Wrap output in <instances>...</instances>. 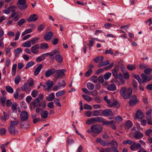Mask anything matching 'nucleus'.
Segmentation results:
<instances>
[{
  "label": "nucleus",
  "instance_id": "obj_40",
  "mask_svg": "<svg viewBox=\"0 0 152 152\" xmlns=\"http://www.w3.org/2000/svg\"><path fill=\"white\" fill-rule=\"evenodd\" d=\"M34 62L32 61L28 62L26 66L25 67V69H27L28 68L31 67V66L34 65Z\"/></svg>",
  "mask_w": 152,
  "mask_h": 152
},
{
  "label": "nucleus",
  "instance_id": "obj_16",
  "mask_svg": "<svg viewBox=\"0 0 152 152\" xmlns=\"http://www.w3.org/2000/svg\"><path fill=\"white\" fill-rule=\"evenodd\" d=\"M43 67V65L42 64H39L36 68L34 72V75L37 76L40 72L41 69Z\"/></svg>",
  "mask_w": 152,
  "mask_h": 152
},
{
  "label": "nucleus",
  "instance_id": "obj_31",
  "mask_svg": "<svg viewBox=\"0 0 152 152\" xmlns=\"http://www.w3.org/2000/svg\"><path fill=\"white\" fill-rule=\"evenodd\" d=\"M82 97L86 101L88 102H91L92 99V98L85 95H82Z\"/></svg>",
  "mask_w": 152,
  "mask_h": 152
},
{
  "label": "nucleus",
  "instance_id": "obj_21",
  "mask_svg": "<svg viewBox=\"0 0 152 152\" xmlns=\"http://www.w3.org/2000/svg\"><path fill=\"white\" fill-rule=\"evenodd\" d=\"M107 104L109 107H113L116 106L118 104V102L116 101L110 100L109 102V103Z\"/></svg>",
  "mask_w": 152,
  "mask_h": 152
},
{
  "label": "nucleus",
  "instance_id": "obj_46",
  "mask_svg": "<svg viewBox=\"0 0 152 152\" xmlns=\"http://www.w3.org/2000/svg\"><path fill=\"white\" fill-rule=\"evenodd\" d=\"M110 144V142L108 141H104L103 140L101 142V143L100 144L101 145L104 146H108Z\"/></svg>",
  "mask_w": 152,
  "mask_h": 152
},
{
  "label": "nucleus",
  "instance_id": "obj_5",
  "mask_svg": "<svg viewBox=\"0 0 152 152\" xmlns=\"http://www.w3.org/2000/svg\"><path fill=\"white\" fill-rule=\"evenodd\" d=\"M40 101L38 98H36L34 102H31L30 103V106L31 107L34 108L35 107L41 106V104L40 103Z\"/></svg>",
  "mask_w": 152,
  "mask_h": 152
},
{
  "label": "nucleus",
  "instance_id": "obj_27",
  "mask_svg": "<svg viewBox=\"0 0 152 152\" xmlns=\"http://www.w3.org/2000/svg\"><path fill=\"white\" fill-rule=\"evenodd\" d=\"M45 57L43 54H42L41 56L37 57L36 58L35 60L36 62H39L45 60Z\"/></svg>",
  "mask_w": 152,
  "mask_h": 152
},
{
  "label": "nucleus",
  "instance_id": "obj_41",
  "mask_svg": "<svg viewBox=\"0 0 152 152\" xmlns=\"http://www.w3.org/2000/svg\"><path fill=\"white\" fill-rule=\"evenodd\" d=\"M103 57L102 56L100 57H97L94 58V61L95 62L98 63L99 61H102L103 60Z\"/></svg>",
  "mask_w": 152,
  "mask_h": 152
},
{
  "label": "nucleus",
  "instance_id": "obj_49",
  "mask_svg": "<svg viewBox=\"0 0 152 152\" xmlns=\"http://www.w3.org/2000/svg\"><path fill=\"white\" fill-rule=\"evenodd\" d=\"M95 39V38H92L91 40L89 41V44L88 45L89 48V49L93 46L94 42Z\"/></svg>",
  "mask_w": 152,
  "mask_h": 152
},
{
  "label": "nucleus",
  "instance_id": "obj_3",
  "mask_svg": "<svg viewBox=\"0 0 152 152\" xmlns=\"http://www.w3.org/2000/svg\"><path fill=\"white\" fill-rule=\"evenodd\" d=\"M66 70L65 69L55 70V74L54 75V77L56 79H58L60 77H64L65 75L64 73Z\"/></svg>",
  "mask_w": 152,
  "mask_h": 152
},
{
  "label": "nucleus",
  "instance_id": "obj_9",
  "mask_svg": "<svg viewBox=\"0 0 152 152\" xmlns=\"http://www.w3.org/2000/svg\"><path fill=\"white\" fill-rule=\"evenodd\" d=\"M55 72V69L54 68L49 69L45 72V76L46 77H49L54 74Z\"/></svg>",
  "mask_w": 152,
  "mask_h": 152
},
{
  "label": "nucleus",
  "instance_id": "obj_1",
  "mask_svg": "<svg viewBox=\"0 0 152 152\" xmlns=\"http://www.w3.org/2000/svg\"><path fill=\"white\" fill-rule=\"evenodd\" d=\"M102 129L103 128L101 125L95 124L92 125L91 126L90 130H87L86 132L88 133L92 132L95 134L98 135L102 132Z\"/></svg>",
  "mask_w": 152,
  "mask_h": 152
},
{
  "label": "nucleus",
  "instance_id": "obj_61",
  "mask_svg": "<svg viewBox=\"0 0 152 152\" xmlns=\"http://www.w3.org/2000/svg\"><path fill=\"white\" fill-rule=\"evenodd\" d=\"M91 81L94 83H96L97 82L98 78L96 76H93L91 77Z\"/></svg>",
  "mask_w": 152,
  "mask_h": 152
},
{
  "label": "nucleus",
  "instance_id": "obj_64",
  "mask_svg": "<svg viewBox=\"0 0 152 152\" xmlns=\"http://www.w3.org/2000/svg\"><path fill=\"white\" fill-rule=\"evenodd\" d=\"M32 97L30 96H28L26 98V100L27 102L29 103L31 100L32 99Z\"/></svg>",
  "mask_w": 152,
  "mask_h": 152
},
{
  "label": "nucleus",
  "instance_id": "obj_63",
  "mask_svg": "<svg viewBox=\"0 0 152 152\" xmlns=\"http://www.w3.org/2000/svg\"><path fill=\"white\" fill-rule=\"evenodd\" d=\"M110 142V144H111L112 145H113V146L118 147V143L116 141L113 140Z\"/></svg>",
  "mask_w": 152,
  "mask_h": 152
},
{
  "label": "nucleus",
  "instance_id": "obj_36",
  "mask_svg": "<svg viewBox=\"0 0 152 152\" xmlns=\"http://www.w3.org/2000/svg\"><path fill=\"white\" fill-rule=\"evenodd\" d=\"M22 46L25 48H29L31 46V44L29 40L24 42L22 45Z\"/></svg>",
  "mask_w": 152,
  "mask_h": 152
},
{
  "label": "nucleus",
  "instance_id": "obj_10",
  "mask_svg": "<svg viewBox=\"0 0 152 152\" xmlns=\"http://www.w3.org/2000/svg\"><path fill=\"white\" fill-rule=\"evenodd\" d=\"M102 113L103 115L106 116H111L113 115L112 111L110 109H106L103 110Z\"/></svg>",
  "mask_w": 152,
  "mask_h": 152
},
{
  "label": "nucleus",
  "instance_id": "obj_62",
  "mask_svg": "<svg viewBox=\"0 0 152 152\" xmlns=\"http://www.w3.org/2000/svg\"><path fill=\"white\" fill-rule=\"evenodd\" d=\"M113 25V24H111L110 23H107L104 25V27L105 28L107 29H108L109 27H112Z\"/></svg>",
  "mask_w": 152,
  "mask_h": 152
},
{
  "label": "nucleus",
  "instance_id": "obj_47",
  "mask_svg": "<svg viewBox=\"0 0 152 152\" xmlns=\"http://www.w3.org/2000/svg\"><path fill=\"white\" fill-rule=\"evenodd\" d=\"M19 91V89H17L15 91L14 93L13 96L15 99H18V96H19L18 93Z\"/></svg>",
  "mask_w": 152,
  "mask_h": 152
},
{
  "label": "nucleus",
  "instance_id": "obj_59",
  "mask_svg": "<svg viewBox=\"0 0 152 152\" xmlns=\"http://www.w3.org/2000/svg\"><path fill=\"white\" fill-rule=\"evenodd\" d=\"M86 124L88 125H90L93 124L91 118L88 119L86 122Z\"/></svg>",
  "mask_w": 152,
  "mask_h": 152
},
{
  "label": "nucleus",
  "instance_id": "obj_60",
  "mask_svg": "<svg viewBox=\"0 0 152 152\" xmlns=\"http://www.w3.org/2000/svg\"><path fill=\"white\" fill-rule=\"evenodd\" d=\"M84 109L87 110H91L92 109L91 106L87 104H84Z\"/></svg>",
  "mask_w": 152,
  "mask_h": 152
},
{
  "label": "nucleus",
  "instance_id": "obj_43",
  "mask_svg": "<svg viewBox=\"0 0 152 152\" xmlns=\"http://www.w3.org/2000/svg\"><path fill=\"white\" fill-rule=\"evenodd\" d=\"M141 76L142 80V83H145L147 81V77L144 74H142L141 75Z\"/></svg>",
  "mask_w": 152,
  "mask_h": 152
},
{
  "label": "nucleus",
  "instance_id": "obj_25",
  "mask_svg": "<svg viewBox=\"0 0 152 152\" xmlns=\"http://www.w3.org/2000/svg\"><path fill=\"white\" fill-rule=\"evenodd\" d=\"M101 110H97L93 111L92 112V114L93 116H101Z\"/></svg>",
  "mask_w": 152,
  "mask_h": 152
},
{
  "label": "nucleus",
  "instance_id": "obj_45",
  "mask_svg": "<svg viewBox=\"0 0 152 152\" xmlns=\"http://www.w3.org/2000/svg\"><path fill=\"white\" fill-rule=\"evenodd\" d=\"M104 123V124L105 125H110V126L112 125L113 123H115V122L113 121H103V122Z\"/></svg>",
  "mask_w": 152,
  "mask_h": 152
},
{
  "label": "nucleus",
  "instance_id": "obj_44",
  "mask_svg": "<svg viewBox=\"0 0 152 152\" xmlns=\"http://www.w3.org/2000/svg\"><path fill=\"white\" fill-rule=\"evenodd\" d=\"M111 76V73L110 72L106 73L104 75V78L106 80H108Z\"/></svg>",
  "mask_w": 152,
  "mask_h": 152
},
{
  "label": "nucleus",
  "instance_id": "obj_42",
  "mask_svg": "<svg viewBox=\"0 0 152 152\" xmlns=\"http://www.w3.org/2000/svg\"><path fill=\"white\" fill-rule=\"evenodd\" d=\"M21 80L20 76L18 75L17 76L15 79V82L16 84H18Z\"/></svg>",
  "mask_w": 152,
  "mask_h": 152
},
{
  "label": "nucleus",
  "instance_id": "obj_19",
  "mask_svg": "<svg viewBox=\"0 0 152 152\" xmlns=\"http://www.w3.org/2000/svg\"><path fill=\"white\" fill-rule=\"evenodd\" d=\"M134 136L135 138L140 139L143 137V135L140 132H136L134 134Z\"/></svg>",
  "mask_w": 152,
  "mask_h": 152
},
{
  "label": "nucleus",
  "instance_id": "obj_29",
  "mask_svg": "<svg viewBox=\"0 0 152 152\" xmlns=\"http://www.w3.org/2000/svg\"><path fill=\"white\" fill-rule=\"evenodd\" d=\"M17 65L16 64H14L12 66L11 74L13 76H15L16 74Z\"/></svg>",
  "mask_w": 152,
  "mask_h": 152
},
{
  "label": "nucleus",
  "instance_id": "obj_2",
  "mask_svg": "<svg viewBox=\"0 0 152 152\" xmlns=\"http://www.w3.org/2000/svg\"><path fill=\"white\" fill-rule=\"evenodd\" d=\"M132 89L131 88H127L125 87H123L120 91V94L121 96L125 99L129 98L132 94Z\"/></svg>",
  "mask_w": 152,
  "mask_h": 152
},
{
  "label": "nucleus",
  "instance_id": "obj_15",
  "mask_svg": "<svg viewBox=\"0 0 152 152\" xmlns=\"http://www.w3.org/2000/svg\"><path fill=\"white\" fill-rule=\"evenodd\" d=\"M55 58L59 63H61L63 61V57L62 56L58 53L55 54Z\"/></svg>",
  "mask_w": 152,
  "mask_h": 152
},
{
  "label": "nucleus",
  "instance_id": "obj_4",
  "mask_svg": "<svg viewBox=\"0 0 152 152\" xmlns=\"http://www.w3.org/2000/svg\"><path fill=\"white\" fill-rule=\"evenodd\" d=\"M40 48V45L37 44L34 45L31 48V50L32 53L34 54H37L39 52V49Z\"/></svg>",
  "mask_w": 152,
  "mask_h": 152
},
{
  "label": "nucleus",
  "instance_id": "obj_53",
  "mask_svg": "<svg viewBox=\"0 0 152 152\" xmlns=\"http://www.w3.org/2000/svg\"><path fill=\"white\" fill-rule=\"evenodd\" d=\"M134 78L137 80L140 83H142V80L138 75H135L134 76Z\"/></svg>",
  "mask_w": 152,
  "mask_h": 152
},
{
  "label": "nucleus",
  "instance_id": "obj_18",
  "mask_svg": "<svg viewBox=\"0 0 152 152\" xmlns=\"http://www.w3.org/2000/svg\"><path fill=\"white\" fill-rule=\"evenodd\" d=\"M46 84L48 86V87L45 88L47 91H49L53 86V82L50 80H48L46 83Z\"/></svg>",
  "mask_w": 152,
  "mask_h": 152
},
{
  "label": "nucleus",
  "instance_id": "obj_30",
  "mask_svg": "<svg viewBox=\"0 0 152 152\" xmlns=\"http://www.w3.org/2000/svg\"><path fill=\"white\" fill-rule=\"evenodd\" d=\"M54 98L55 95L53 93H51L47 98V99L48 101H52L54 99Z\"/></svg>",
  "mask_w": 152,
  "mask_h": 152
},
{
  "label": "nucleus",
  "instance_id": "obj_20",
  "mask_svg": "<svg viewBox=\"0 0 152 152\" xmlns=\"http://www.w3.org/2000/svg\"><path fill=\"white\" fill-rule=\"evenodd\" d=\"M49 46L48 44L45 43H42L40 45V48L41 50H45L48 49Z\"/></svg>",
  "mask_w": 152,
  "mask_h": 152
},
{
  "label": "nucleus",
  "instance_id": "obj_22",
  "mask_svg": "<svg viewBox=\"0 0 152 152\" xmlns=\"http://www.w3.org/2000/svg\"><path fill=\"white\" fill-rule=\"evenodd\" d=\"M132 123L131 121L128 120L125 124V126L126 128L129 129L132 126Z\"/></svg>",
  "mask_w": 152,
  "mask_h": 152
},
{
  "label": "nucleus",
  "instance_id": "obj_26",
  "mask_svg": "<svg viewBox=\"0 0 152 152\" xmlns=\"http://www.w3.org/2000/svg\"><path fill=\"white\" fill-rule=\"evenodd\" d=\"M8 130L10 134H15V130L14 126H10L8 128Z\"/></svg>",
  "mask_w": 152,
  "mask_h": 152
},
{
  "label": "nucleus",
  "instance_id": "obj_11",
  "mask_svg": "<svg viewBox=\"0 0 152 152\" xmlns=\"http://www.w3.org/2000/svg\"><path fill=\"white\" fill-rule=\"evenodd\" d=\"M53 36V33L51 31H49L47 32L45 35L44 39L47 41L51 39Z\"/></svg>",
  "mask_w": 152,
  "mask_h": 152
},
{
  "label": "nucleus",
  "instance_id": "obj_13",
  "mask_svg": "<svg viewBox=\"0 0 152 152\" xmlns=\"http://www.w3.org/2000/svg\"><path fill=\"white\" fill-rule=\"evenodd\" d=\"M93 124L94 123L103 122L104 118L101 117H93L91 118Z\"/></svg>",
  "mask_w": 152,
  "mask_h": 152
},
{
  "label": "nucleus",
  "instance_id": "obj_58",
  "mask_svg": "<svg viewBox=\"0 0 152 152\" xmlns=\"http://www.w3.org/2000/svg\"><path fill=\"white\" fill-rule=\"evenodd\" d=\"M98 81L100 83H103L104 81L103 77L102 75H100L98 78Z\"/></svg>",
  "mask_w": 152,
  "mask_h": 152
},
{
  "label": "nucleus",
  "instance_id": "obj_56",
  "mask_svg": "<svg viewBox=\"0 0 152 152\" xmlns=\"http://www.w3.org/2000/svg\"><path fill=\"white\" fill-rule=\"evenodd\" d=\"M92 113L90 111H87L85 112V116L88 117H90L91 116Z\"/></svg>",
  "mask_w": 152,
  "mask_h": 152
},
{
  "label": "nucleus",
  "instance_id": "obj_35",
  "mask_svg": "<svg viewBox=\"0 0 152 152\" xmlns=\"http://www.w3.org/2000/svg\"><path fill=\"white\" fill-rule=\"evenodd\" d=\"M65 93V91L64 90L59 91L56 94V96L57 97H58L64 95Z\"/></svg>",
  "mask_w": 152,
  "mask_h": 152
},
{
  "label": "nucleus",
  "instance_id": "obj_33",
  "mask_svg": "<svg viewBox=\"0 0 152 152\" xmlns=\"http://www.w3.org/2000/svg\"><path fill=\"white\" fill-rule=\"evenodd\" d=\"M5 89L6 91L8 93L12 94L14 90L10 86H7L5 87Z\"/></svg>",
  "mask_w": 152,
  "mask_h": 152
},
{
  "label": "nucleus",
  "instance_id": "obj_52",
  "mask_svg": "<svg viewBox=\"0 0 152 152\" xmlns=\"http://www.w3.org/2000/svg\"><path fill=\"white\" fill-rule=\"evenodd\" d=\"M27 84L28 86L30 87H32L33 85V81L32 78H30L27 81Z\"/></svg>",
  "mask_w": 152,
  "mask_h": 152
},
{
  "label": "nucleus",
  "instance_id": "obj_50",
  "mask_svg": "<svg viewBox=\"0 0 152 152\" xmlns=\"http://www.w3.org/2000/svg\"><path fill=\"white\" fill-rule=\"evenodd\" d=\"M92 72V70L91 69H90L86 72L85 74V76L86 77H89Z\"/></svg>",
  "mask_w": 152,
  "mask_h": 152
},
{
  "label": "nucleus",
  "instance_id": "obj_6",
  "mask_svg": "<svg viewBox=\"0 0 152 152\" xmlns=\"http://www.w3.org/2000/svg\"><path fill=\"white\" fill-rule=\"evenodd\" d=\"M21 120L22 121H26L28 118V114L25 111H22L20 114Z\"/></svg>",
  "mask_w": 152,
  "mask_h": 152
},
{
  "label": "nucleus",
  "instance_id": "obj_38",
  "mask_svg": "<svg viewBox=\"0 0 152 152\" xmlns=\"http://www.w3.org/2000/svg\"><path fill=\"white\" fill-rule=\"evenodd\" d=\"M127 68L129 70L132 71L136 68V66L134 64H129L127 65Z\"/></svg>",
  "mask_w": 152,
  "mask_h": 152
},
{
  "label": "nucleus",
  "instance_id": "obj_23",
  "mask_svg": "<svg viewBox=\"0 0 152 152\" xmlns=\"http://www.w3.org/2000/svg\"><path fill=\"white\" fill-rule=\"evenodd\" d=\"M107 88L110 91H113L116 90V88L115 84H111L107 87Z\"/></svg>",
  "mask_w": 152,
  "mask_h": 152
},
{
  "label": "nucleus",
  "instance_id": "obj_39",
  "mask_svg": "<svg viewBox=\"0 0 152 152\" xmlns=\"http://www.w3.org/2000/svg\"><path fill=\"white\" fill-rule=\"evenodd\" d=\"M87 87L90 90H93L94 88V85L91 83H88L87 84Z\"/></svg>",
  "mask_w": 152,
  "mask_h": 152
},
{
  "label": "nucleus",
  "instance_id": "obj_7",
  "mask_svg": "<svg viewBox=\"0 0 152 152\" xmlns=\"http://www.w3.org/2000/svg\"><path fill=\"white\" fill-rule=\"evenodd\" d=\"M138 102L137 97L135 95H133L131 98V99L129 102V103L131 106L135 105Z\"/></svg>",
  "mask_w": 152,
  "mask_h": 152
},
{
  "label": "nucleus",
  "instance_id": "obj_34",
  "mask_svg": "<svg viewBox=\"0 0 152 152\" xmlns=\"http://www.w3.org/2000/svg\"><path fill=\"white\" fill-rule=\"evenodd\" d=\"M18 7L21 10H23L27 8L28 6L26 3L18 5Z\"/></svg>",
  "mask_w": 152,
  "mask_h": 152
},
{
  "label": "nucleus",
  "instance_id": "obj_51",
  "mask_svg": "<svg viewBox=\"0 0 152 152\" xmlns=\"http://www.w3.org/2000/svg\"><path fill=\"white\" fill-rule=\"evenodd\" d=\"M37 90H34L32 91L31 95L33 98H35L37 96Z\"/></svg>",
  "mask_w": 152,
  "mask_h": 152
},
{
  "label": "nucleus",
  "instance_id": "obj_54",
  "mask_svg": "<svg viewBox=\"0 0 152 152\" xmlns=\"http://www.w3.org/2000/svg\"><path fill=\"white\" fill-rule=\"evenodd\" d=\"M146 119L147 120V124L152 125V118L148 116L146 118Z\"/></svg>",
  "mask_w": 152,
  "mask_h": 152
},
{
  "label": "nucleus",
  "instance_id": "obj_57",
  "mask_svg": "<svg viewBox=\"0 0 152 152\" xmlns=\"http://www.w3.org/2000/svg\"><path fill=\"white\" fill-rule=\"evenodd\" d=\"M144 73L147 75H148L151 72V69L149 68H146L144 70Z\"/></svg>",
  "mask_w": 152,
  "mask_h": 152
},
{
  "label": "nucleus",
  "instance_id": "obj_48",
  "mask_svg": "<svg viewBox=\"0 0 152 152\" xmlns=\"http://www.w3.org/2000/svg\"><path fill=\"white\" fill-rule=\"evenodd\" d=\"M32 31V29H26L22 34V35L23 36H25L26 34L31 33Z\"/></svg>",
  "mask_w": 152,
  "mask_h": 152
},
{
  "label": "nucleus",
  "instance_id": "obj_37",
  "mask_svg": "<svg viewBox=\"0 0 152 152\" xmlns=\"http://www.w3.org/2000/svg\"><path fill=\"white\" fill-rule=\"evenodd\" d=\"M113 75L114 78L117 79L118 78L117 70L115 69H113L112 70Z\"/></svg>",
  "mask_w": 152,
  "mask_h": 152
},
{
  "label": "nucleus",
  "instance_id": "obj_12",
  "mask_svg": "<svg viewBox=\"0 0 152 152\" xmlns=\"http://www.w3.org/2000/svg\"><path fill=\"white\" fill-rule=\"evenodd\" d=\"M38 17L37 15L33 14L30 16L27 19V20L29 22H33L37 20Z\"/></svg>",
  "mask_w": 152,
  "mask_h": 152
},
{
  "label": "nucleus",
  "instance_id": "obj_24",
  "mask_svg": "<svg viewBox=\"0 0 152 152\" xmlns=\"http://www.w3.org/2000/svg\"><path fill=\"white\" fill-rule=\"evenodd\" d=\"M22 52V49L20 48H18L15 50V58L18 57L20 54Z\"/></svg>",
  "mask_w": 152,
  "mask_h": 152
},
{
  "label": "nucleus",
  "instance_id": "obj_17",
  "mask_svg": "<svg viewBox=\"0 0 152 152\" xmlns=\"http://www.w3.org/2000/svg\"><path fill=\"white\" fill-rule=\"evenodd\" d=\"M136 118L139 119H142L143 117L142 113L140 110H137L136 113Z\"/></svg>",
  "mask_w": 152,
  "mask_h": 152
},
{
  "label": "nucleus",
  "instance_id": "obj_55",
  "mask_svg": "<svg viewBox=\"0 0 152 152\" xmlns=\"http://www.w3.org/2000/svg\"><path fill=\"white\" fill-rule=\"evenodd\" d=\"M26 20L24 19H20L18 22V24L19 26H21L22 24L25 23Z\"/></svg>",
  "mask_w": 152,
  "mask_h": 152
},
{
  "label": "nucleus",
  "instance_id": "obj_28",
  "mask_svg": "<svg viewBox=\"0 0 152 152\" xmlns=\"http://www.w3.org/2000/svg\"><path fill=\"white\" fill-rule=\"evenodd\" d=\"M48 114V113L47 111H42L41 113V116L43 118L46 119L47 118Z\"/></svg>",
  "mask_w": 152,
  "mask_h": 152
},
{
  "label": "nucleus",
  "instance_id": "obj_8",
  "mask_svg": "<svg viewBox=\"0 0 152 152\" xmlns=\"http://www.w3.org/2000/svg\"><path fill=\"white\" fill-rule=\"evenodd\" d=\"M31 87L29 86H28L27 83H24V86H22L21 88L22 91H24L25 92L29 93L31 90Z\"/></svg>",
  "mask_w": 152,
  "mask_h": 152
},
{
  "label": "nucleus",
  "instance_id": "obj_14",
  "mask_svg": "<svg viewBox=\"0 0 152 152\" xmlns=\"http://www.w3.org/2000/svg\"><path fill=\"white\" fill-rule=\"evenodd\" d=\"M58 53H59V52L58 51L56 50H54L51 51L50 52L44 53L43 54L45 57L46 56H50L51 57L53 56L55 54Z\"/></svg>",
  "mask_w": 152,
  "mask_h": 152
},
{
  "label": "nucleus",
  "instance_id": "obj_32",
  "mask_svg": "<svg viewBox=\"0 0 152 152\" xmlns=\"http://www.w3.org/2000/svg\"><path fill=\"white\" fill-rule=\"evenodd\" d=\"M39 38H34L31 39L29 40L31 44L32 45H34L35 44L37 43L38 42V40L39 39Z\"/></svg>",
  "mask_w": 152,
  "mask_h": 152
}]
</instances>
